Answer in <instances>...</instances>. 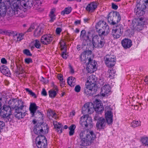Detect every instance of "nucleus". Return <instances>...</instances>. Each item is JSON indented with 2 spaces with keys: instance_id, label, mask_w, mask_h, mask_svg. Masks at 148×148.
I'll use <instances>...</instances> for the list:
<instances>
[{
  "instance_id": "1",
  "label": "nucleus",
  "mask_w": 148,
  "mask_h": 148,
  "mask_svg": "<svg viewBox=\"0 0 148 148\" xmlns=\"http://www.w3.org/2000/svg\"><path fill=\"white\" fill-rule=\"evenodd\" d=\"M79 135L80 140L78 144L83 146L90 145L95 137V134L92 131H82Z\"/></svg>"
},
{
  "instance_id": "2",
  "label": "nucleus",
  "mask_w": 148,
  "mask_h": 148,
  "mask_svg": "<svg viewBox=\"0 0 148 148\" xmlns=\"http://www.w3.org/2000/svg\"><path fill=\"white\" fill-rule=\"evenodd\" d=\"M96 31L100 36H105L108 34L109 27L106 23L103 21H100L96 26Z\"/></svg>"
},
{
  "instance_id": "3",
  "label": "nucleus",
  "mask_w": 148,
  "mask_h": 148,
  "mask_svg": "<svg viewBox=\"0 0 148 148\" xmlns=\"http://www.w3.org/2000/svg\"><path fill=\"white\" fill-rule=\"evenodd\" d=\"M20 0H1L3 4L7 6L10 5L15 14L19 15L20 13L21 9L19 8V4Z\"/></svg>"
},
{
  "instance_id": "4",
  "label": "nucleus",
  "mask_w": 148,
  "mask_h": 148,
  "mask_svg": "<svg viewBox=\"0 0 148 148\" xmlns=\"http://www.w3.org/2000/svg\"><path fill=\"white\" fill-rule=\"evenodd\" d=\"M94 105L92 103H86L82 108V112L84 114H91L95 110L98 114L101 113L103 111V106L98 108H94Z\"/></svg>"
},
{
  "instance_id": "5",
  "label": "nucleus",
  "mask_w": 148,
  "mask_h": 148,
  "mask_svg": "<svg viewBox=\"0 0 148 148\" xmlns=\"http://www.w3.org/2000/svg\"><path fill=\"white\" fill-rule=\"evenodd\" d=\"M93 34L90 32H88L87 34H86V31L82 30L81 32L80 38L83 40V43L85 46L90 45L91 44V39L93 36Z\"/></svg>"
},
{
  "instance_id": "6",
  "label": "nucleus",
  "mask_w": 148,
  "mask_h": 148,
  "mask_svg": "<svg viewBox=\"0 0 148 148\" xmlns=\"http://www.w3.org/2000/svg\"><path fill=\"white\" fill-rule=\"evenodd\" d=\"M101 36L97 35H93L92 38V42L93 46L96 48H101L105 43L103 38H102Z\"/></svg>"
},
{
  "instance_id": "7",
  "label": "nucleus",
  "mask_w": 148,
  "mask_h": 148,
  "mask_svg": "<svg viewBox=\"0 0 148 148\" xmlns=\"http://www.w3.org/2000/svg\"><path fill=\"white\" fill-rule=\"evenodd\" d=\"M107 19L110 24L114 25L120 21L121 16L118 12H110L108 15Z\"/></svg>"
},
{
  "instance_id": "8",
  "label": "nucleus",
  "mask_w": 148,
  "mask_h": 148,
  "mask_svg": "<svg viewBox=\"0 0 148 148\" xmlns=\"http://www.w3.org/2000/svg\"><path fill=\"white\" fill-rule=\"evenodd\" d=\"M104 59L105 63L108 67L111 68L114 66L116 64V57L113 55L110 54L106 55Z\"/></svg>"
},
{
  "instance_id": "9",
  "label": "nucleus",
  "mask_w": 148,
  "mask_h": 148,
  "mask_svg": "<svg viewBox=\"0 0 148 148\" xmlns=\"http://www.w3.org/2000/svg\"><path fill=\"white\" fill-rule=\"evenodd\" d=\"M36 143L38 148H46L47 147V140L44 136L40 135L37 137L36 139Z\"/></svg>"
},
{
  "instance_id": "10",
  "label": "nucleus",
  "mask_w": 148,
  "mask_h": 148,
  "mask_svg": "<svg viewBox=\"0 0 148 148\" xmlns=\"http://www.w3.org/2000/svg\"><path fill=\"white\" fill-rule=\"evenodd\" d=\"M143 19L142 17L137 19H135L132 21V25L134 29L138 31L141 30L143 28L144 23Z\"/></svg>"
},
{
  "instance_id": "11",
  "label": "nucleus",
  "mask_w": 148,
  "mask_h": 148,
  "mask_svg": "<svg viewBox=\"0 0 148 148\" xmlns=\"http://www.w3.org/2000/svg\"><path fill=\"white\" fill-rule=\"evenodd\" d=\"M22 105L16 108L14 112L15 116L19 119L23 118L26 114L25 112L23 110L25 106L24 103L22 104Z\"/></svg>"
},
{
  "instance_id": "12",
  "label": "nucleus",
  "mask_w": 148,
  "mask_h": 148,
  "mask_svg": "<svg viewBox=\"0 0 148 148\" xmlns=\"http://www.w3.org/2000/svg\"><path fill=\"white\" fill-rule=\"evenodd\" d=\"M92 120L91 117L85 115L80 118V123L83 127H87L88 125L90 127L92 126Z\"/></svg>"
},
{
  "instance_id": "13",
  "label": "nucleus",
  "mask_w": 148,
  "mask_h": 148,
  "mask_svg": "<svg viewBox=\"0 0 148 148\" xmlns=\"http://www.w3.org/2000/svg\"><path fill=\"white\" fill-rule=\"evenodd\" d=\"M88 61L86 69L89 73H91L97 70V63L95 60L93 61L91 58H89Z\"/></svg>"
},
{
  "instance_id": "14",
  "label": "nucleus",
  "mask_w": 148,
  "mask_h": 148,
  "mask_svg": "<svg viewBox=\"0 0 148 148\" xmlns=\"http://www.w3.org/2000/svg\"><path fill=\"white\" fill-rule=\"evenodd\" d=\"M145 7L144 5H141L139 3H138L135 8L134 12L138 16H143L145 14L144 10L145 9Z\"/></svg>"
},
{
  "instance_id": "15",
  "label": "nucleus",
  "mask_w": 148,
  "mask_h": 148,
  "mask_svg": "<svg viewBox=\"0 0 148 148\" xmlns=\"http://www.w3.org/2000/svg\"><path fill=\"white\" fill-rule=\"evenodd\" d=\"M23 103L21 100L13 99H10L8 101V103L12 108H16L20 105L21 106V105L22 106V104Z\"/></svg>"
},
{
  "instance_id": "16",
  "label": "nucleus",
  "mask_w": 148,
  "mask_h": 148,
  "mask_svg": "<svg viewBox=\"0 0 148 148\" xmlns=\"http://www.w3.org/2000/svg\"><path fill=\"white\" fill-rule=\"evenodd\" d=\"M53 39L50 34H45L41 37V42L44 45H47L52 41Z\"/></svg>"
},
{
  "instance_id": "17",
  "label": "nucleus",
  "mask_w": 148,
  "mask_h": 148,
  "mask_svg": "<svg viewBox=\"0 0 148 148\" xmlns=\"http://www.w3.org/2000/svg\"><path fill=\"white\" fill-rule=\"evenodd\" d=\"M38 107L37 106L35 103H30L29 107V110L32 116H34L35 115V113L37 112L40 113L37 110Z\"/></svg>"
},
{
  "instance_id": "18",
  "label": "nucleus",
  "mask_w": 148,
  "mask_h": 148,
  "mask_svg": "<svg viewBox=\"0 0 148 148\" xmlns=\"http://www.w3.org/2000/svg\"><path fill=\"white\" fill-rule=\"evenodd\" d=\"M111 88L109 84H105L102 88L101 93V95L104 97L110 91Z\"/></svg>"
},
{
  "instance_id": "19",
  "label": "nucleus",
  "mask_w": 148,
  "mask_h": 148,
  "mask_svg": "<svg viewBox=\"0 0 148 148\" xmlns=\"http://www.w3.org/2000/svg\"><path fill=\"white\" fill-rule=\"evenodd\" d=\"M106 123L104 118L103 117H100V119L97 122L96 125V127L99 129H103Z\"/></svg>"
},
{
  "instance_id": "20",
  "label": "nucleus",
  "mask_w": 148,
  "mask_h": 148,
  "mask_svg": "<svg viewBox=\"0 0 148 148\" xmlns=\"http://www.w3.org/2000/svg\"><path fill=\"white\" fill-rule=\"evenodd\" d=\"M97 3L96 2H92L88 4L86 8V10L89 12H92L97 8Z\"/></svg>"
},
{
  "instance_id": "21",
  "label": "nucleus",
  "mask_w": 148,
  "mask_h": 148,
  "mask_svg": "<svg viewBox=\"0 0 148 148\" xmlns=\"http://www.w3.org/2000/svg\"><path fill=\"white\" fill-rule=\"evenodd\" d=\"M121 43L123 47L125 49L130 48L132 45L131 40L128 39H123L122 40Z\"/></svg>"
},
{
  "instance_id": "22",
  "label": "nucleus",
  "mask_w": 148,
  "mask_h": 148,
  "mask_svg": "<svg viewBox=\"0 0 148 148\" xmlns=\"http://www.w3.org/2000/svg\"><path fill=\"white\" fill-rule=\"evenodd\" d=\"M105 117L107 123L109 124L112 123L113 115L111 111H107L105 113Z\"/></svg>"
},
{
  "instance_id": "23",
  "label": "nucleus",
  "mask_w": 148,
  "mask_h": 148,
  "mask_svg": "<svg viewBox=\"0 0 148 148\" xmlns=\"http://www.w3.org/2000/svg\"><path fill=\"white\" fill-rule=\"evenodd\" d=\"M0 71L2 73L7 76H10L11 74L9 69L4 65H3L1 66Z\"/></svg>"
},
{
  "instance_id": "24",
  "label": "nucleus",
  "mask_w": 148,
  "mask_h": 148,
  "mask_svg": "<svg viewBox=\"0 0 148 148\" xmlns=\"http://www.w3.org/2000/svg\"><path fill=\"white\" fill-rule=\"evenodd\" d=\"M33 131L35 134L37 135L42 134L43 132L41 126L38 124L36 125L34 127Z\"/></svg>"
},
{
  "instance_id": "25",
  "label": "nucleus",
  "mask_w": 148,
  "mask_h": 148,
  "mask_svg": "<svg viewBox=\"0 0 148 148\" xmlns=\"http://www.w3.org/2000/svg\"><path fill=\"white\" fill-rule=\"evenodd\" d=\"M43 32V28L40 25L35 29L34 35L35 36L38 37L42 34Z\"/></svg>"
},
{
  "instance_id": "26",
  "label": "nucleus",
  "mask_w": 148,
  "mask_h": 148,
  "mask_svg": "<svg viewBox=\"0 0 148 148\" xmlns=\"http://www.w3.org/2000/svg\"><path fill=\"white\" fill-rule=\"evenodd\" d=\"M97 80V77L95 75H92L88 77L87 83H89L90 85H95Z\"/></svg>"
},
{
  "instance_id": "27",
  "label": "nucleus",
  "mask_w": 148,
  "mask_h": 148,
  "mask_svg": "<svg viewBox=\"0 0 148 148\" xmlns=\"http://www.w3.org/2000/svg\"><path fill=\"white\" fill-rule=\"evenodd\" d=\"M53 123L55 127L57 129V132L59 133H61L62 132V125L61 124L56 121H54Z\"/></svg>"
},
{
  "instance_id": "28",
  "label": "nucleus",
  "mask_w": 148,
  "mask_h": 148,
  "mask_svg": "<svg viewBox=\"0 0 148 148\" xmlns=\"http://www.w3.org/2000/svg\"><path fill=\"white\" fill-rule=\"evenodd\" d=\"M75 79L73 77H69L67 79L68 84L71 86H74L75 84Z\"/></svg>"
},
{
  "instance_id": "29",
  "label": "nucleus",
  "mask_w": 148,
  "mask_h": 148,
  "mask_svg": "<svg viewBox=\"0 0 148 148\" xmlns=\"http://www.w3.org/2000/svg\"><path fill=\"white\" fill-rule=\"evenodd\" d=\"M54 88L55 89L54 90H50L49 92V97L51 98H54L55 97L58 92L57 86H55Z\"/></svg>"
},
{
  "instance_id": "30",
  "label": "nucleus",
  "mask_w": 148,
  "mask_h": 148,
  "mask_svg": "<svg viewBox=\"0 0 148 148\" xmlns=\"http://www.w3.org/2000/svg\"><path fill=\"white\" fill-rule=\"evenodd\" d=\"M113 29L122 34L123 32V26L122 25L119 24L117 25L114 26Z\"/></svg>"
},
{
  "instance_id": "31",
  "label": "nucleus",
  "mask_w": 148,
  "mask_h": 148,
  "mask_svg": "<svg viewBox=\"0 0 148 148\" xmlns=\"http://www.w3.org/2000/svg\"><path fill=\"white\" fill-rule=\"evenodd\" d=\"M122 34L112 29V34L114 38L117 39L120 38Z\"/></svg>"
},
{
  "instance_id": "32",
  "label": "nucleus",
  "mask_w": 148,
  "mask_h": 148,
  "mask_svg": "<svg viewBox=\"0 0 148 148\" xmlns=\"http://www.w3.org/2000/svg\"><path fill=\"white\" fill-rule=\"evenodd\" d=\"M10 115L9 114H8L4 110L2 109L0 111V116L3 118H7V119L9 118V116Z\"/></svg>"
},
{
  "instance_id": "33",
  "label": "nucleus",
  "mask_w": 148,
  "mask_h": 148,
  "mask_svg": "<svg viewBox=\"0 0 148 148\" xmlns=\"http://www.w3.org/2000/svg\"><path fill=\"white\" fill-rule=\"evenodd\" d=\"M24 34L21 33L18 34H16V35L14 36L15 40L17 41H21L23 38Z\"/></svg>"
},
{
  "instance_id": "34",
  "label": "nucleus",
  "mask_w": 148,
  "mask_h": 148,
  "mask_svg": "<svg viewBox=\"0 0 148 148\" xmlns=\"http://www.w3.org/2000/svg\"><path fill=\"white\" fill-rule=\"evenodd\" d=\"M55 10V9H53L51 10L50 11L49 16L51 18L50 21L51 22L53 21L55 19V16L54 14Z\"/></svg>"
},
{
  "instance_id": "35",
  "label": "nucleus",
  "mask_w": 148,
  "mask_h": 148,
  "mask_svg": "<svg viewBox=\"0 0 148 148\" xmlns=\"http://www.w3.org/2000/svg\"><path fill=\"white\" fill-rule=\"evenodd\" d=\"M3 109L6 112L8 113V114H9L10 115L11 114V108L9 106L6 105H4Z\"/></svg>"
},
{
  "instance_id": "36",
  "label": "nucleus",
  "mask_w": 148,
  "mask_h": 148,
  "mask_svg": "<svg viewBox=\"0 0 148 148\" xmlns=\"http://www.w3.org/2000/svg\"><path fill=\"white\" fill-rule=\"evenodd\" d=\"M140 141L143 145L148 146V137H143L141 138Z\"/></svg>"
},
{
  "instance_id": "37",
  "label": "nucleus",
  "mask_w": 148,
  "mask_h": 148,
  "mask_svg": "<svg viewBox=\"0 0 148 148\" xmlns=\"http://www.w3.org/2000/svg\"><path fill=\"white\" fill-rule=\"evenodd\" d=\"M6 5H4L3 6H0V15L5 14L6 12Z\"/></svg>"
},
{
  "instance_id": "38",
  "label": "nucleus",
  "mask_w": 148,
  "mask_h": 148,
  "mask_svg": "<svg viewBox=\"0 0 148 148\" xmlns=\"http://www.w3.org/2000/svg\"><path fill=\"white\" fill-rule=\"evenodd\" d=\"M71 10L72 9L71 7H68L66 8L61 12V14L63 15H64L65 14H68L71 12Z\"/></svg>"
},
{
  "instance_id": "39",
  "label": "nucleus",
  "mask_w": 148,
  "mask_h": 148,
  "mask_svg": "<svg viewBox=\"0 0 148 148\" xmlns=\"http://www.w3.org/2000/svg\"><path fill=\"white\" fill-rule=\"evenodd\" d=\"M92 89L88 88H86L84 89V93L86 95L90 96L92 94Z\"/></svg>"
},
{
  "instance_id": "40",
  "label": "nucleus",
  "mask_w": 148,
  "mask_h": 148,
  "mask_svg": "<svg viewBox=\"0 0 148 148\" xmlns=\"http://www.w3.org/2000/svg\"><path fill=\"white\" fill-rule=\"evenodd\" d=\"M109 73V77L111 79L114 78V76L115 71L113 69H109L108 71Z\"/></svg>"
},
{
  "instance_id": "41",
  "label": "nucleus",
  "mask_w": 148,
  "mask_h": 148,
  "mask_svg": "<svg viewBox=\"0 0 148 148\" xmlns=\"http://www.w3.org/2000/svg\"><path fill=\"white\" fill-rule=\"evenodd\" d=\"M140 125V122L138 121H133L131 123V126L133 127H137Z\"/></svg>"
},
{
  "instance_id": "42",
  "label": "nucleus",
  "mask_w": 148,
  "mask_h": 148,
  "mask_svg": "<svg viewBox=\"0 0 148 148\" xmlns=\"http://www.w3.org/2000/svg\"><path fill=\"white\" fill-rule=\"evenodd\" d=\"M61 50H65L66 48V45L64 42L62 41H61L60 42Z\"/></svg>"
},
{
  "instance_id": "43",
  "label": "nucleus",
  "mask_w": 148,
  "mask_h": 148,
  "mask_svg": "<svg viewBox=\"0 0 148 148\" xmlns=\"http://www.w3.org/2000/svg\"><path fill=\"white\" fill-rule=\"evenodd\" d=\"M25 90L26 91L28 92L29 94L31 95L32 97H33L34 98H36V94L31 90H29L28 88H26Z\"/></svg>"
},
{
  "instance_id": "44",
  "label": "nucleus",
  "mask_w": 148,
  "mask_h": 148,
  "mask_svg": "<svg viewBox=\"0 0 148 148\" xmlns=\"http://www.w3.org/2000/svg\"><path fill=\"white\" fill-rule=\"evenodd\" d=\"M34 45L35 47L38 49L40 48L41 46L40 43L39 41L37 40H35V42L34 44Z\"/></svg>"
},
{
  "instance_id": "45",
  "label": "nucleus",
  "mask_w": 148,
  "mask_h": 148,
  "mask_svg": "<svg viewBox=\"0 0 148 148\" xmlns=\"http://www.w3.org/2000/svg\"><path fill=\"white\" fill-rule=\"evenodd\" d=\"M58 79L60 80V81L62 82V84L60 85L61 86H63L64 85L63 82H64V81L63 79V75L61 74H58Z\"/></svg>"
},
{
  "instance_id": "46",
  "label": "nucleus",
  "mask_w": 148,
  "mask_h": 148,
  "mask_svg": "<svg viewBox=\"0 0 148 148\" xmlns=\"http://www.w3.org/2000/svg\"><path fill=\"white\" fill-rule=\"evenodd\" d=\"M95 106L94 107V108H98L99 107H102L103 106L101 105V103L100 101H98V100H96L95 101Z\"/></svg>"
},
{
  "instance_id": "47",
  "label": "nucleus",
  "mask_w": 148,
  "mask_h": 148,
  "mask_svg": "<svg viewBox=\"0 0 148 148\" xmlns=\"http://www.w3.org/2000/svg\"><path fill=\"white\" fill-rule=\"evenodd\" d=\"M17 68L18 72H20L21 73L23 72V68L20 65H17Z\"/></svg>"
},
{
  "instance_id": "48",
  "label": "nucleus",
  "mask_w": 148,
  "mask_h": 148,
  "mask_svg": "<svg viewBox=\"0 0 148 148\" xmlns=\"http://www.w3.org/2000/svg\"><path fill=\"white\" fill-rule=\"evenodd\" d=\"M23 53L28 56H32V54L28 49H26L24 50L23 51Z\"/></svg>"
},
{
  "instance_id": "49",
  "label": "nucleus",
  "mask_w": 148,
  "mask_h": 148,
  "mask_svg": "<svg viewBox=\"0 0 148 148\" xmlns=\"http://www.w3.org/2000/svg\"><path fill=\"white\" fill-rule=\"evenodd\" d=\"M5 124L3 122L0 121V132L3 130V127L5 126Z\"/></svg>"
},
{
  "instance_id": "50",
  "label": "nucleus",
  "mask_w": 148,
  "mask_h": 148,
  "mask_svg": "<svg viewBox=\"0 0 148 148\" xmlns=\"http://www.w3.org/2000/svg\"><path fill=\"white\" fill-rule=\"evenodd\" d=\"M51 116L55 119H56V114L53 111H51L50 113Z\"/></svg>"
},
{
  "instance_id": "51",
  "label": "nucleus",
  "mask_w": 148,
  "mask_h": 148,
  "mask_svg": "<svg viewBox=\"0 0 148 148\" xmlns=\"http://www.w3.org/2000/svg\"><path fill=\"white\" fill-rule=\"evenodd\" d=\"M25 61L26 63L29 64L30 63H32V59L31 58H25Z\"/></svg>"
},
{
  "instance_id": "52",
  "label": "nucleus",
  "mask_w": 148,
  "mask_h": 148,
  "mask_svg": "<svg viewBox=\"0 0 148 148\" xmlns=\"http://www.w3.org/2000/svg\"><path fill=\"white\" fill-rule=\"evenodd\" d=\"M81 89L80 86L79 85H77L75 87V91L77 92H79L80 91Z\"/></svg>"
},
{
  "instance_id": "53",
  "label": "nucleus",
  "mask_w": 148,
  "mask_h": 148,
  "mask_svg": "<svg viewBox=\"0 0 148 148\" xmlns=\"http://www.w3.org/2000/svg\"><path fill=\"white\" fill-rule=\"evenodd\" d=\"M34 24H32L30 26L27 30L28 32H30L34 28Z\"/></svg>"
},
{
  "instance_id": "54",
  "label": "nucleus",
  "mask_w": 148,
  "mask_h": 148,
  "mask_svg": "<svg viewBox=\"0 0 148 148\" xmlns=\"http://www.w3.org/2000/svg\"><path fill=\"white\" fill-rule=\"evenodd\" d=\"M61 56L65 59H66L67 58V55L65 52H63L61 54Z\"/></svg>"
},
{
  "instance_id": "55",
  "label": "nucleus",
  "mask_w": 148,
  "mask_h": 148,
  "mask_svg": "<svg viewBox=\"0 0 148 148\" xmlns=\"http://www.w3.org/2000/svg\"><path fill=\"white\" fill-rule=\"evenodd\" d=\"M75 128V125H72L69 127V130L74 131Z\"/></svg>"
},
{
  "instance_id": "56",
  "label": "nucleus",
  "mask_w": 148,
  "mask_h": 148,
  "mask_svg": "<svg viewBox=\"0 0 148 148\" xmlns=\"http://www.w3.org/2000/svg\"><path fill=\"white\" fill-rule=\"evenodd\" d=\"M61 32V29L60 28H57L56 29V32L58 34H59Z\"/></svg>"
},
{
  "instance_id": "57",
  "label": "nucleus",
  "mask_w": 148,
  "mask_h": 148,
  "mask_svg": "<svg viewBox=\"0 0 148 148\" xmlns=\"http://www.w3.org/2000/svg\"><path fill=\"white\" fill-rule=\"evenodd\" d=\"M100 117L99 116L98 114H97L95 115V116H94V119L95 120L99 121L100 119Z\"/></svg>"
},
{
  "instance_id": "58",
  "label": "nucleus",
  "mask_w": 148,
  "mask_h": 148,
  "mask_svg": "<svg viewBox=\"0 0 148 148\" xmlns=\"http://www.w3.org/2000/svg\"><path fill=\"white\" fill-rule=\"evenodd\" d=\"M42 94L44 96H46L47 95V93L45 90V89L44 88L42 89V92H41Z\"/></svg>"
},
{
  "instance_id": "59",
  "label": "nucleus",
  "mask_w": 148,
  "mask_h": 148,
  "mask_svg": "<svg viewBox=\"0 0 148 148\" xmlns=\"http://www.w3.org/2000/svg\"><path fill=\"white\" fill-rule=\"evenodd\" d=\"M1 62L3 64H6L7 62L6 60L4 58L1 59Z\"/></svg>"
},
{
  "instance_id": "60",
  "label": "nucleus",
  "mask_w": 148,
  "mask_h": 148,
  "mask_svg": "<svg viewBox=\"0 0 148 148\" xmlns=\"http://www.w3.org/2000/svg\"><path fill=\"white\" fill-rule=\"evenodd\" d=\"M112 8L114 10H116L118 8V6L115 4L112 3Z\"/></svg>"
},
{
  "instance_id": "61",
  "label": "nucleus",
  "mask_w": 148,
  "mask_h": 148,
  "mask_svg": "<svg viewBox=\"0 0 148 148\" xmlns=\"http://www.w3.org/2000/svg\"><path fill=\"white\" fill-rule=\"evenodd\" d=\"M69 68L70 69V72L71 73H73L74 72V71L71 66H69Z\"/></svg>"
},
{
  "instance_id": "62",
  "label": "nucleus",
  "mask_w": 148,
  "mask_h": 148,
  "mask_svg": "<svg viewBox=\"0 0 148 148\" xmlns=\"http://www.w3.org/2000/svg\"><path fill=\"white\" fill-rule=\"evenodd\" d=\"M70 131L69 132V135L70 136H72L74 133V131L69 130Z\"/></svg>"
},
{
  "instance_id": "63",
  "label": "nucleus",
  "mask_w": 148,
  "mask_h": 148,
  "mask_svg": "<svg viewBox=\"0 0 148 148\" xmlns=\"http://www.w3.org/2000/svg\"><path fill=\"white\" fill-rule=\"evenodd\" d=\"M80 22H81L80 20H77V21H75V24L76 25H77L78 24H80Z\"/></svg>"
},
{
  "instance_id": "64",
  "label": "nucleus",
  "mask_w": 148,
  "mask_h": 148,
  "mask_svg": "<svg viewBox=\"0 0 148 148\" xmlns=\"http://www.w3.org/2000/svg\"><path fill=\"white\" fill-rule=\"evenodd\" d=\"M143 2H144V3L146 4H148V0H143Z\"/></svg>"
}]
</instances>
